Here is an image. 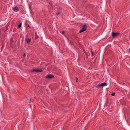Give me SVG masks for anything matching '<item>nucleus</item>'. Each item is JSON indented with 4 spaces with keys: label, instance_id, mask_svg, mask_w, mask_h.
<instances>
[{
    "label": "nucleus",
    "instance_id": "nucleus-7",
    "mask_svg": "<svg viewBox=\"0 0 130 130\" xmlns=\"http://www.w3.org/2000/svg\"><path fill=\"white\" fill-rule=\"evenodd\" d=\"M101 84V86H106L107 85V83H103L102 84Z\"/></svg>",
    "mask_w": 130,
    "mask_h": 130
},
{
    "label": "nucleus",
    "instance_id": "nucleus-10",
    "mask_svg": "<svg viewBox=\"0 0 130 130\" xmlns=\"http://www.w3.org/2000/svg\"><path fill=\"white\" fill-rule=\"evenodd\" d=\"M91 56H93L94 55V54L92 52V51H91Z\"/></svg>",
    "mask_w": 130,
    "mask_h": 130
},
{
    "label": "nucleus",
    "instance_id": "nucleus-5",
    "mask_svg": "<svg viewBox=\"0 0 130 130\" xmlns=\"http://www.w3.org/2000/svg\"><path fill=\"white\" fill-rule=\"evenodd\" d=\"M13 11L15 12H17L19 10L18 8L17 7H15L13 8Z\"/></svg>",
    "mask_w": 130,
    "mask_h": 130
},
{
    "label": "nucleus",
    "instance_id": "nucleus-11",
    "mask_svg": "<svg viewBox=\"0 0 130 130\" xmlns=\"http://www.w3.org/2000/svg\"><path fill=\"white\" fill-rule=\"evenodd\" d=\"M86 54V57L87 58L88 56V54Z\"/></svg>",
    "mask_w": 130,
    "mask_h": 130
},
{
    "label": "nucleus",
    "instance_id": "nucleus-4",
    "mask_svg": "<svg viewBox=\"0 0 130 130\" xmlns=\"http://www.w3.org/2000/svg\"><path fill=\"white\" fill-rule=\"evenodd\" d=\"M31 71L32 72H41L43 71L42 70H40L37 69H33Z\"/></svg>",
    "mask_w": 130,
    "mask_h": 130
},
{
    "label": "nucleus",
    "instance_id": "nucleus-1",
    "mask_svg": "<svg viewBox=\"0 0 130 130\" xmlns=\"http://www.w3.org/2000/svg\"><path fill=\"white\" fill-rule=\"evenodd\" d=\"M86 30V25H85L82 27V28L80 30L79 33L82 32Z\"/></svg>",
    "mask_w": 130,
    "mask_h": 130
},
{
    "label": "nucleus",
    "instance_id": "nucleus-18",
    "mask_svg": "<svg viewBox=\"0 0 130 130\" xmlns=\"http://www.w3.org/2000/svg\"><path fill=\"white\" fill-rule=\"evenodd\" d=\"M36 35H37V34H36V32L35 33V36H36Z\"/></svg>",
    "mask_w": 130,
    "mask_h": 130
},
{
    "label": "nucleus",
    "instance_id": "nucleus-13",
    "mask_svg": "<svg viewBox=\"0 0 130 130\" xmlns=\"http://www.w3.org/2000/svg\"><path fill=\"white\" fill-rule=\"evenodd\" d=\"M111 95L112 96H114L115 95V93H112Z\"/></svg>",
    "mask_w": 130,
    "mask_h": 130
},
{
    "label": "nucleus",
    "instance_id": "nucleus-2",
    "mask_svg": "<svg viewBox=\"0 0 130 130\" xmlns=\"http://www.w3.org/2000/svg\"><path fill=\"white\" fill-rule=\"evenodd\" d=\"M112 35L113 37H115L118 36L120 33L119 32H112Z\"/></svg>",
    "mask_w": 130,
    "mask_h": 130
},
{
    "label": "nucleus",
    "instance_id": "nucleus-14",
    "mask_svg": "<svg viewBox=\"0 0 130 130\" xmlns=\"http://www.w3.org/2000/svg\"><path fill=\"white\" fill-rule=\"evenodd\" d=\"M64 31H62V32H61V33L62 34H63L64 35Z\"/></svg>",
    "mask_w": 130,
    "mask_h": 130
},
{
    "label": "nucleus",
    "instance_id": "nucleus-3",
    "mask_svg": "<svg viewBox=\"0 0 130 130\" xmlns=\"http://www.w3.org/2000/svg\"><path fill=\"white\" fill-rule=\"evenodd\" d=\"M54 77L53 75H51L50 74H48L46 77V78H51Z\"/></svg>",
    "mask_w": 130,
    "mask_h": 130
},
{
    "label": "nucleus",
    "instance_id": "nucleus-15",
    "mask_svg": "<svg viewBox=\"0 0 130 130\" xmlns=\"http://www.w3.org/2000/svg\"><path fill=\"white\" fill-rule=\"evenodd\" d=\"M84 52L86 54L87 53V52H86L84 50Z\"/></svg>",
    "mask_w": 130,
    "mask_h": 130
},
{
    "label": "nucleus",
    "instance_id": "nucleus-21",
    "mask_svg": "<svg viewBox=\"0 0 130 130\" xmlns=\"http://www.w3.org/2000/svg\"><path fill=\"white\" fill-rule=\"evenodd\" d=\"M129 51H130V49H129Z\"/></svg>",
    "mask_w": 130,
    "mask_h": 130
},
{
    "label": "nucleus",
    "instance_id": "nucleus-6",
    "mask_svg": "<svg viewBox=\"0 0 130 130\" xmlns=\"http://www.w3.org/2000/svg\"><path fill=\"white\" fill-rule=\"evenodd\" d=\"M26 41L27 42L28 44H29L31 41V39L29 38H27L26 39Z\"/></svg>",
    "mask_w": 130,
    "mask_h": 130
},
{
    "label": "nucleus",
    "instance_id": "nucleus-19",
    "mask_svg": "<svg viewBox=\"0 0 130 130\" xmlns=\"http://www.w3.org/2000/svg\"><path fill=\"white\" fill-rule=\"evenodd\" d=\"M28 27H30V26L29 25H28Z\"/></svg>",
    "mask_w": 130,
    "mask_h": 130
},
{
    "label": "nucleus",
    "instance_id": "nucleus-16",
    "mask_svg": "<svg viewBox=\"0 0 130 130\" xmlns=\"http://www.w3.org/2000/svg\"><path fill=\"white\" fill-rule=\"evenodd\" d=\"M76 82H78L77 80H78V78L77 77H76Z\"/></svg>",
    "mask_w": 130,
    "mask_h": 130
},
{
    "label": "nucleus",
    "instance_id": "nucleus-20",
    "mask_svg": "<svg viewBox=\"0 0 130 130\" xmlns=\"http://www.w3.org/2000/svg\"><path fill=\"white\" fill-rule=\"evenodd\" d=\"M37 36L36 35V37Z\"/></svg>",
    "mask_w": 130,
    "mask_h": 130
},
{
    "label": "nucleus",
    "instance_id": "nucleus-9",
    "mask_svg": "<svg viewBox=\"0 0 130 130\" xmlns=\"http://www.w3.org/2000/svg\"><path fill=\"white\" fill-rule=\"evenodd\" d=\"M22 25V23H21L18 25V28H19Z\"/></svg>",
    "mask_w": 130,
    "mask_h": 130
},
{
    "label": "nucleus",
    "instance_id": "nucleus-17",
    "mask_svg": "<svg viewBox=\"0 0 130 130\" xmlns=\"http://www.w3.org/2000/svg\"><path fill=\"white\" fill-rule=\"evenodd\" d=\"M25 54L24 53V54H23V56H24V57H25Z\"/></svg>",
    "mask_w": 130,
    "mask_h": 130
},
{
    "label": "nucleus",
    "instance_id": "nucleus-8",
    "mask_svg": "<svg viewBox=\"0 0 130 130\" xmlns=\"http://www.w3.org/2000/svg\"><path fill=\"white\" fill-rule=\"evenodd\" d=\"M101 84H99L97 85L96 86V87L97 88H100L101 87H102V86H101Z\"/></svg>",
    "mask_w": 130,
    "mask_h": 130
},
{
    "label": "nucleus",
    "instance_id": "nucleus-12",
    "mask_svg": "<svg viewBox=\"0 0 130 130\" xmlns=\"http://www.w3.org/2000/svg\"><path fill=\"white\" fill-rule=\"evenodd\" d=\"M61 13L60 12H58L56 14V15H58L59 14H60Z\"/></svg>",
    "mask_w": 130,
    "mask_h": 130
}]
</instances>
